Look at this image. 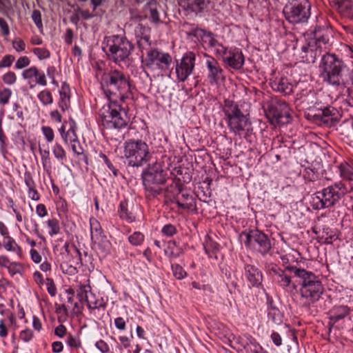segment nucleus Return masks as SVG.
Returning a JSON list of instances; mask_svg holds the SVG:
<instances>
[{"label":"nucleus","instance_id":"c756f323","mask_svg":"<svg viewBox=\"0 0 353 353\" xmlns=\"http://www.w3.org/2000/svg\"><path fill=\"white\" fill-rule=\"evenodd\" d=\"M183 190V184L181 183V179H172L171 183L163 188L164 195L176 196L180 194Z\"/></svg>","mask_w":353,"mask_h":353},{"label":"nucleus","instance_id":"e2e57ef3","mask_svg":"<svg viewBox=\"0 0 353 353\" xmlns=\"http://www.w3.org/2000/svg\"><path fill=\"white\" fill-rule=\"evenodd\" d=\"M14 61V57L11 54L5 55L2 60L0 61V68H9L12 65Z\"/></svg>","mask_w":353,"mask_h":353},{"label":"nucleus","instance_id":"69168bd1","mask_svg":"<svg viewBox=\"0 0 353 353\" xmlns=\"http://www.w3.org/2000/svg\"><path fill=\"white\" fill-rule=\"evenodd\" d=\"M7 137L5 135L3 128H0V150L4 154L6 152Z\"/></svg>","mask_w":353,"mask_h":353},{"label":"nucleus","instance_id":"9d476101","mask_svg":"<svg viewBox=\"0 0 353 353\" xmlns=\"http://www.w3.org/2000/svg\"><path fill=\"white\" fill-rule=\"evenodd\" d=\"M288 268H297L295 265H287L284 269H281L279 265L274 263H267L265 264V270L267 274L272 278L274 282L278 284L284 290L292 288L295 290L296 285L292 281V277L287 274L288 272L294 274V271L288 270Z\"/></svg>","mask_w":353,"mask_h":353},{"label":"nucleus","instance_id":"9b49d317","mask_svg":"<svg viewBox=\"0 0 353 353\" xmlns=\"http://www.w3.org/2000/svg\"><path fill=\"white\" fill-rule=\"evenodd\" d=\"M172 58L168 52H165L158 48H150L145 58H142L141 62L145 68L151 70H163L172 63Z\"/></svg>","mask_w":353,"mask_h":353},{"label":"nucleus","instance_id":"338daca9","mask_svg":"<svg viewBox=\"0 0 353 353\" xmlns=\"http://www.w3.org/2000/svg\"><path fill=\"white\" fill-rule=\"evenodd\" d=\"M24 181L28 188L36 187L32 174L30 172L27 171L24 173Z\"/></svg>","mask_w":353,"mask_h":353},{"label":"nucleus","instance_id":"cd10ccee","mask_svg":"<svg viewBox=\"0 0 353 353\" xmlns=\"http://www.w3.org/2000/svg\"><path fill=\"white\" fill-rule=\"evenodd\" d=\"M209 3V0H181L180 5L192 12L203 11Z\"/></svg>","mask_w":353,"mask_h":353},{"label":"nucleus","instance_id":"39448f33","mask_svg":"<svg viewBox=\"0 0 353 353\" xmlns=\"http://www.w3.org/2000/svg\"><path fill=\"white\" fill-rule=\"evenodd\" d=\"M142 178L148 197L155 198L163 193L161 185L167 181V172L162 169L160 163L150 165L143 172Z\"/></svg>","mask_w":353,"mask_h":353},{"label":"nucleus","instance_id":"603ef678","mask_svg":"<svg viewBox=\"0 0 353 353\" xmlns=\"http://www.w3.org/2000/svg\"><path fill=\"white\" fill-rule=\"evenodd\" d=\"M32 52L39 60L48 59L50 55V51L44 48H34Z\"/></svg>","mask_w":353,"mask_h":353},{"label":"nucleus","instance_id":"2f4dec72","mask_svg":"<svg viewBox=\"0 0 353 353\" xmlns=\"http://www.w3.org/2000/svg\"><path fill=\"white\" fill-rule=\"evenodd\" d=\"M268 318V322L273 325H280L283 322L284 314L277 307L271 310L265 311Z\"/></svg>","mask_w":353,"mask_h":353},{"label":"nucleus","instance_id":"e433bc0d","mask_svg":"<svg viewBox=\"0 0 353 353\" xmlns=\"http://www.w3.org/2000/svg\"><path fill=\"white\" fill-rule=\"evenodd\" d=\"M320 174L319 168L312 166L305 168L303 172L304 179L309 181H315L318 180L320 177Z\"/></svg>","mask_w":353,"mask_h":353},{"label":"nucleus","instance_id":"f257e3e1","mask_svg":"<svg viewBox=\"0 0 353 353\" xmlns=\"http://www.w3.org/2000/svg\"><path fill=\"white\" fill-rule=\"evenodd\" d=\"M320 77L323 81L337 88L348 87L350 99L348 103L353 107V70L337 55L325 53L319 64Z\"/></svg>","mask_w":353,"mask_h":353},{"label":"nucleus","instance_id":"20e7f679","mask_svg":"<svg viewBox=\"0 0 353 353\" xmlns=\"http://www.w3.org/2000/svg\"><path fill=\"white\" fill-rule=\"evenodd\" d=\"M346 192L347 188L343 183H335L312 194V206L316 210L331 208L335 205Z\"/></svg>","mask_w":353,"mask_h":353},{"label":"nucleus","instance_id":"0e129e2a","mask_svg":"<svg viewBox=\"0 0 353 353\" xmlns=\"http://www.w3.org/2000/svg\"><path fill=\"white\" fill-rule=\"evenodd\" d=\"M97 301V298L95 296V295L91 292L88 296V299H85V301H84V303H86L88 307L90 309V310H94L96 308V302Z\"/></svg>","mask_w":353,"mask_h":353},{"label":"nucleus","instance_id":"680f3d73","mask_svg":"<svg viewBox=\"0 0 353 353\" xmlns=\"http://www.w3.org/2000/svg\"><path fill=\"white\" fill-rule=\"evenodd\" d=\"M30 63L29 58L26 56L19 57L14 65V68L17 70L22 69L28 66Z\"/></svg>","mask_w":353,"mask_h":353},{"label":"nucleus","instance_id":"49530a36","mask_svg":"<svg viewBox=\"0 0 353 353\" xmlns=\"http://www.w3.org/2000/svg\"><path fill=\"white\" fill-rule=\"evenodd\" d=\"M48 227L50 229L49 231V235L53 236L58 234L60 232V226L59 221L55 219H49L47 221Z\"/></svg>","mask_w":353,"mask_h":353},{"label":"nucleus","instance_id":"de8ad7c7","mask_svg":"<svg viewBox=\"0 0 353 353\" xmlns=\"http://www.w3.org/2000/svg\"><path fill=\"white\" fill-rule=\"evenodd\" d=\"M12 95V92L10 88H3L0 89V105L3 106L8 104Z\"/></svg>","mask_w":353,"mask_h":353},{"label":"nucleus","instance_id":"052dcab7","mask_svg":"<svg viewBox=\"0 0 353 353\" xmlns=\"http://www.w3.org/2000/svg\"><path fill=\"white\" fill-rule=\"evenodd\" d=\"M47 291L51 296H54L57 294V288L52 279L47 278L46 280Z\"/></svg>","mask_w":353,"mask_h":353},{"label":"nucleus","instance_id":"bb28decb","mask_svg":"<svg viewBox=\"0 0 353 353\" xmlns=\"http://www.w3.org/2000/svg\"><path fill=\"white\" fill-rule=\"evenodd\" d=\"M3 237V245L6 250L8 252H14L17 254L19 258L22 256V249L17 243L14 238L9 235L8 228L6 235H2Z\"/></svg>","mask_w":353,"mask_h":353},{"label":"nucleus","instance_id":"58836bf2","mask_svg":"<svg viewBox=\"0 0 353 353\" xmlns=\"http://www.w3.org/2000/svg\"><path fill=\"white\" fill-rule=\"evenodd\" d=\"M204 248L206 254L210 256H212V255L214 254V258L217 259L216 254L219 252L221 248L220 245L217 242L213 241L212 239H209V240L206 241Z\"/></svg>","mask_w":353,"mask_h":353},{"label":"nucleus","instance_id":"dca6fc26","mask_svg":"<svg viewBox=\"0 0 353 353\" xmlns=\"http://www.w3.org/2000/svg\"><path fill=\"white\" fill-rule=\"evenodd\" d=\"M308 116L311 117L312 122L316 124L327 127L335 125L339 119V111L331 106L318 110L316 113L310 114Z\"/></svg>","mask_w":353,"mask_h":353},{"label":"nucleus","instance_id":"ea45409f","mask_svg":"<svg viewBox=\"0 0 353 353\" xmlns=\"http://www.w3.org/2000/svg\"><path fill=\"white\" fill-rule=\"evenodd\" d=\"M90 292L91 287L90 285L81 284L78 286V289L77 290V296L81 303H84V301L86 299H88V296Z\"/></svg>","mask_w":353,"mask_h":353},{"label":"nucleus","instance_id":"c9c22d12","mask_svg":"<svg viewBox=\"0 0 353 353\" xmlns=\"http://www.w3.org/2000/svg\"><path fill=\"white\" fill-rule=\"evenodd\" d=\"M68 124L69 129L66 131V135H64L65 144H68L69 141L76 140L78 137L76 134L77 123L73 119L70 118Z\"/></svg>","mask_w":353,"mask_h":353},{"label":"nucleus","instance_id":"4468645a","mask_svg":"<svg viewBox=\"0 0 353 353\" xmlns=\"http://www.w3.org/2000/svg\"><path fill=\"white\" fill-rule=\"evenodd\" d=\"M91 239L98 244V252L100 257H106L110 252V243L101 230L100 223L95 219H90Z\"/></svg>","mask_w":353,"mask_h":353},{"label":"nucleus","instance_id":"37998d69","mask_svg":"<svg viewBox=\"0 0 353 353\" xmlns=\"http://www.w3.org/2000/svg\"><path fill=\"white\" fill-rule=\"evenodd\" d=\"M37 97L43 105H48L53 103L52 95L48 90H43L41 91L38 94Z\"/></svg>","mask_w":353,"mask_h":353},{"label":"nucleus","instance_id":"c03bdc74","mask_svg":"<svg viewBox=\"0 0 353 353\" xmlns=\"http://www.w3.org/2000/svg\"><path fill=\"white\" fill-rule=\"evenodd\" d=\"M39 154L41 155V159L43 164V167L44 170H48L51 168V162L50 158V151L49 150H43L39 148Z\"/></svg>","mask_w":353,"mask_h":353},{"label":"nucleus","instance_id":"a19ab883","mask_svg":"<svg viewBox=\"0 0 353 353\" xmlns=\"http://www.w3.org/2000/svg\"><path fill=\"white\" fill-rule=\"evenodd\" d=\"M52 150L54 157L59 161L63 162L66 160V152L59 143H56Z\"/></svg>","mask_w":353,"mask_h":353},{"label":"nucleus","instance_id":"5701e85b","mask_svg":"<svg viewBox=\"0 0 353 353\" xmlns=\"http://www.w3.org/2000/svg\"><path fill=\"white\" fill-rule=\"evenodd\" d=\"M206 66L208 70V77L211 83H217L223 79V70L215 59L210 57L207 59Z\"/></svg>","mask_w":353,"mask_h":353},{"label":"nucleus","instance_id":"ddd939ff","mask_svg":"<svg viewBox=\"0 0 353 353\" xmlns=\"http://www.w3.org/2000/svg\"><path fill=\"white\" fill-rule=\"evenodd\" d=\"M268 116L276 123H287L290 118L288 104L278 98H272L268 104Z\"/></svg>","mask_w":353,"mask_h":353},{"label":"nucleus","instance_id":"0eeeda50","mask_svg":"<svg viewBox=\"0 0 353 353\" xmlns=\"http://www.w3.org/2000/svg\"><path fill=\"white\" fill-rule=\"evenodd\" d=\"M110 74L105 73L101 79V88L107 99V103L99 110L97 119L99 129L108 141V130L110 129Z\"/></svg>","mask_w":353,"mask_h":353},{"label":"nucleus","instance_id":"3c124183","mask_svg":"<svg viewBox=\"0 0 353 353\" xmlns=\"http://www.w3.org/2000/svg\"><path fill=\"white\" fill-rule=\"evenodd\" d=\"M161 232L163 235H164L167 237H171L176 234L177 230H176V228L175 225H174L171 223H168V224H165L162 228Z\"/></svg>","mask_w":353,"mask_h":353},{"label":"nucleus","instance_id":"f03ea898","mask_svg":"<svg viewBox=\"0 0 353 353\" xmlns=\"http://www.w3.org/2000/svg\"><path fill=\"white\" fill-rule=\"evenodd\" d=\"M288 270L294 271V276L301 279L299 292L307 305H310L320 299L323 292V287L321 281L314 273L301 268H288Z\"/></svg>","mask_w":353,"mask_h":353},{"label":"nucleus","instance_id":"393cba45","mask_svg":"<svg viewBox=\"0 0 353 353\" xmlns=\"http://www.w3.org/2000/svg\"><path fill=\"white\" fill-rule=\"evenodd\" d=\"M335 6L343 17L353 19V4L350 0H336Z\"/></svg>","mask_w":353,"mask_h":353},{"label":"nucleus","instance_id":"4c0bfd02","mask_svg":"<svg viewBox=\"0 0 353 353\" xmlns=\"http://www.w3.org/2000/svg\"><path fill=\"white\" fill-rule=\"evenodd\" d=\"M164 203L167 205H171L172 203H176L179 208L182 210H190L192 206V203H181L176 196L164 195Z\"/></svg>","mask_w":353,"mask_h":353},{"label":"nucleus","instance_id":"b1692460","mask_svg":"<svg viewBox=\"0 0 353 353\" xmlns=\"http://www.w3.org/2000/svg\"><path fill=\"white\" fill-rule=\"evenodd\" d=\"M322 50L316 48L315 44L308 41L307 43L301 46V51L304 53L302 58L307 63H314L317 57L320 56Z\"/></svg>","mask_w":353,"mask_h":353},{"label":"nucleus","instance_id":"5fc2aeb1","mask_svg":"<svg viewBox=\"0 0 353 353\" xmlns=\"http://www.w3.org/2000/svg\"><path fill=\"white\" fill-rule=\"evenodd\" d=\"M38 75V68L36 66H32L23 70L22 77L24 79H30Z\"/></svg>","mask_w":353,"mask_h":353},{"label":"nucleus","instance_id":"6e6552de","mask_svg":"<svg viewBox=\"0 0 353 353\" xmlns=\"http://www.w3.org/2000/svg\"><path fill=\"white\" fill-rule=\"evenodd\" d=\"M283 13L292 23L305 22L310 16V3L307 0H294L285 6Z\"/></svg>","mask_w":353,"mask_h":353},{"label":"nucleus","instance_id":"6ab92c4d","mask_svg":"<svg viewBox=\"0 0 353 353\" xmlns=\"http://www.w3.org/2000/svg\"><path fill=\"white\" fill-rule=\"evenodd\" d=\"M313 37L309 41L315 44L316 48L320 50L326 49L327 45L330 43V37L332 34L331 30L325 26H318L312 32Z\"/></svg>","mask_w":353,"mask_h":353},{"label":"nucleus","instance_id":"4be33fe9","mask_svg":"<svg viewBox=\"0 0 353 353\" xmlns=\"http://www.w3.org/2000/svg\"><path fill=\"white\" fill-rule=\"evenodd\" d=\"M270 85L274 91L283 95H289L293 92L294 85L286 77H275L270 80Z\"/></svg>","mask_w":353,"mask_h":353},{"label":"nucleus","instance_id":"6e6d98bb","mask_svg":"<svg viewBox=\"0 0 353 353\" xmlns=\"http://www.w3.org/2000/svg\"><path fill=\"white\" fill-rule=\"evenodd\" d=\"M32 19L39 29L43 28L41 12L38 10H34L32 13Z\"/></svg>","mask_w":353,"mask_h":353},{"label":"nucleus","instance_id":"a211bd4d","mask_svg":"<svg viewBox=\"0 0 353 353\" xmlns=\"http://www.w3.org/2000/svg\"><path fill=\"white\" fill-rule=\"evenodd\" d=\"M112 137L115 136V141H121L125 139L128 133L127 122L122 117L121 113L116 108H112ZM113 138L112 137V140Z\"/></svg>","mask_w":353,"mask_h":353},{"label":"nucleus","instance_id":"423d86ee","mask_svg":"<svg viewBox=\"0 0 353 353\" xmlns=\"http://www.w3.org/2000/svg\"><path fill=\"white\" fill-rule=\"evenodd\" d=\"M124 155L128 163L133 167L143 166L151 157L148 145L141 140H130L125 142Z\"/></svg>","mask_w":353,"mask_h":353},{"label":"nucleus","instance_id":"72a5a7b5","mask_svg":"<svg viewBox=\"0 0 353 353\" xmlns=\"http://www.w3.org/2000/svg\"><path fill=\"white\" fill-rule=\"evenodd\" d=\"M243 347L244 349H245L246 351L249 353H256L263 347V346L256 341V339L250 334L246 336V339L244 341Z\"/></svg>","mask_w":353,"mask_h":353},{"label":"nucleus","instance_id":"09e8293b","mask_svg":"<svg viewBox=\"0 0 353 353\" xmlns=\"http://www.w3.org/2000/svg\"><path fill=\"white\" fill-rule=\"evenodd\" d=\"M171 269L174 277L178 280H181L186 277L187 272L179 264L174 263L171 265Z\"/></svg>","mask_w":353,"mask_h":353},{"label":"nucleus","instance_id":"412c9836","mask_svg":"<svg viewBox=\"0 0 353 353\" xmlns=\"http://www.w3.org/2000/svg\"><path fill=\"white\" fill-rule=\"evenodd\" d=\"M112 85L118 90L121 101H124L127 98L125 94L129 90V83L126 77L117 70L112 71Z\"/></svg>","mask_w":353,"mask_h":353},{"label":"nucleus","instance_id":"2eb2a0df","mask_svg":"<svg viewBox=\"0 0 353 353\" xmlns=\"http://www.w3.org/2000/svg\"><path fill=\"white\" fill-rule=\"evenodd\" d=\"M196 54L193 52H185L180 61H176L175 72L179 82H185L192 74L195 66Z\"/></svg>","mask_w":353,"mask_h":353},{"label":"nucleus","instance_id":"7c9ffc66","mask_svg":"<svg viewBox=\"0 0 353 353\" xmlns=\"http://www.w3.org/2000/svg\"><path fill=\"white\" fill-rule=\"evenodd\" d=\"M128 205L127 200L121 201L118 207V214L121 219L128 223H132L135 221V216L128 210Z\"/></svg>","mask_w":353,"mask_h":353},{"label":"nucleus","instance_id":"a878e982","mask_svg":"<svg viewBox=\"0 0 353 353\" xmlns=\"http://www.w3.org/2000/svg\"><path fill=\"white\" fill-rule=\"evenodd\" d=\"M70 85L66 82L62 83L61 89L59 90L60 99L59 101V107L62 111L65 112L70 106Z\"/></svg>","mask_w":353,"mask_h":353},{"label":"nucleus","instance_id":"aec40b11","mask_svg":"<svg viewBox=\"0 0 353 353\" xmlns=\"http://www.w3.org/2000/svg\"><path fill=\"white\" fill-rule=\"evenodd\" d=\"M243 269L245 276L251 286L257 288H263V273L257 267L246 263Z\"/></svg>","mask_w":353,"mask_h":353},{"label":"nucleus","instance_id":"1a4fd4ad","mask_svg":"<svg viewBox=\"0 0 353 353\" xmlns=\"http://www.w3.org/2000/svg\"><path fill=\"white\" fill-rule=\"evenodd\" d=\"M216 54L220 57L225 68L239 70L245 63V57L242 50L235 46H219Z\"/></svg>","mask_w":353,"mask_h":353},{"label":"nucleus","instance_id":"774afa93","mask_svg":"<svg viewBox=\"0 0 353 353\" xmlns=\"http://www.w3.org/2000/svg\"><path fill=\"white\" fill-rule=\"evenodd\" d=\"M35 81L37 84L42 86H46L47 85L46 77L43 72L38 70V75L35 77Z\"/></svg>","mask_w":353,"mask_h":353},{"label":"nucleus","instance_id":"4d7b16f0","mask_svg":"<svg viewBox=\"0 0 353 353\" xmlns=\"http://www.w3.org/2000/svg\"><path fill=\"white\" fill-rule=\"evenodd\" d=\"M41 131L48 142H52L54 138L52 128L50 126H42Z\"/></svg>","mask_w":353,"mask_h":353},{"label":"nucleus","instance_id":"7ed1b4c3","mask_svg":"<svg viewBox=\"0 0 353 353\" xmlns=\"http://www.w3.org/2000/svg\"><path fill=\"white\" fill-rule=\"evenodd\" d=\"M223 111L230 130L235 135L241 137L246 130H248V127L251 123L234 101L225 99Z\"/></svg>","mask_w":353,"mask_h":353},{"label":"nucleus","instance_id":"c85d7f7f","mask_svg":"<svg viewBox=\"0 0 353 353\" xmlns=\"http://www.w3.org/2000/svg\"><path fill=\"white\" fill-rule=\"evenodd\" d=\"M350 309L346 305L334 306L330 311V319L334 323L344 319L350 314Z\"/></svg>","mask_w":353,"mask_h":353},{"label":"nucleus","instance_id":"f3484780","mask_svg":"<svg viewBox=\"0 0 353 353\" xmlns=\"http://www.w3.org/2000/svg\"><path fill=\"white\" fill-rule=\"evenodd\" d=\"M112 61L118 63L128 57L132 50L131 43L124 37H112Z\"/></svg>","mask_w":353,"mask_h":353},{"label":"nucleus","instance_id":"864d4df0","mask_svg":"<svg viewBox=\"0 0 353 353\" xmlns=\"http://www.w3.org/2000/svg\"><path fill=\"white\" fill-rule=\"evenodd\" d=\"M2 80L5 84L12 85L17 81V75L14 72L8 71L3 75Z\"/></svg>","mask_w":353,"mask_h":353},{"label":"nucleus","instance_id":"473e14b6","mask_svg":"<svg viewBox=\"0 0 353 353\" xmlns=\"http://www.w3.org/2000/svg\"><path fill=\"white\" fill-rule=\"evenodd\" d=\"M199 32V35L201 37L203 42H208L210 47L214 48L215 52H216V50L219 49V46H223V45L220 43L216 39H215L213 37V34L211 32L206 31L205 30L200 29L198 30Z\"/></svg>","mask_w":353,"mask_h":353},{"label":"nucleus","instance_id":"8fccbe9b","mask_svg":"<svg viewBox=\"0 0 353 353\" xmlns=\"http://www.w3.org/2000/svg\"><path fill=\"white\" fill-rule=\"evenodd\" d=\"M71 144V148L72 152L77 156L83 155L85 162L88 164L87 157L83 154V149L80 145V142L78 138L74 141H69Z\"/></svg>","mask_w":353,"mask_h":353},{"label":"nucleus","instance_id":"f8f14e48","mask_svg":"<svg viewBox=\"0 0 353 353\" xmlns=\"http://www.w3.org/2000/svg\"><path fill=\"white\" fill-rule=\"evenodd\" d=\"M242 234L246 236L245 245L247 248L256 250L263 256L268 254L271 250V241L263 232L259 230H251L249 232H243Z\"/></svg>","mask_w":353,"mask_h":353},{"label":"nucleus","instance_id":"f704fd0d","mask_svg":"<svg viewBox=\"0 0 353 353\" xmlns=\"http://www.w3.org/2000/svg\"><path fill=\"white\" fill-rule=\"evenodd\" d=\"M340 176L347 181H351L353 176V168L347 163L344 162L338 166Z\"/></svg>","mask_w":353,"mask_h":353},{"label":"nucleus","instance_id":"79ce46f5","mask_svg":"<svg viewBox=\"0 0 353 353\" xmlns=\"http://www.w3.org/2000/svg\"><path fill=\"white\" fill-rule=\"evenodd\" d=\"M177 174L182 177L184 183H188L192 181V169L190 168L179 167L177 170Z\"/></svg>","mask_w":353,"mask_h":353},{"label":"nucleus","instance_id":"13d9d810","mask_svg":"<svg viewBox=\"0 0 353 353\" xmlns=\"http://www.w3.org/2000/svg\"><path fill=\"white\" fill-rule=\"evenodd\" d=\"M34 336L33 331L30 329H25L21 330L19 333V337L26 343L30 342Z\"/></svg>","mask_w":353,"mask_h":353},{"label":"nucleus","instance_id":"a18cd8bd","mask_svg":"<svg viewBox=\"0 0 353 353\" xmlns=\"http://www.w3.org/2000/svg\"><path fill=\"white\" fill-rule=\"evenodd\" d=\"M145 236L141 232H134L128 236V241L134 246H139L144 241Z\"/></svg>","mask_w":353,"mask_h":353},{"label":"nucleus","instance_id":"bf43d9fd","mask_svg":"<svg viewBox=\"0 0 353 353\" xmlns=\"http://www.w3.org/2000/svg\"><path fill=\"white\" fill-rule=\"evenodd\" d=\"M21 264L17 262H12L10 263L9 266L7 267V269L10 274L12 276H14L16 274L21 273Z\"/></svg>","mask_w":353,"mask_h":353}]
</instances>
